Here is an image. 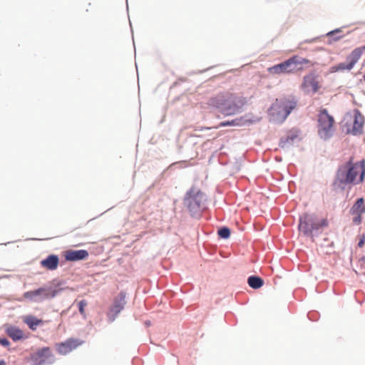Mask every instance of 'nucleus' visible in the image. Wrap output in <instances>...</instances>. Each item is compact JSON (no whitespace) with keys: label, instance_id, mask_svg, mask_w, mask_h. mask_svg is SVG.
I'll list each match as a JSON object with an SVG mask.
<instances>
[{"label":"nucleus","instance_id":"nucleus-1","mask_svg":"<svg viewBox=\"0 0 365 365\" xmlns=\"http://www.w3.org/2000/svg\"><path fill=\"white\" fill-rule=\"evenodd\" d=\"M365 176L364 160L354 163L353 158L338 168L335 183L343 185L361 183Z\"/></svg>","mask_w":365,"mask_h":365},{"label":"nucleus","instance_id":"nucleus-2","mask_svg":"<svg viewBox=\"0 0 365 365\" xmlns=\"http://www.w3.org/2000/svg\"><path fill=\"white\" fill-rule=\"evenodd\" d=\"M209 104L217 108L225 115H232L240 112L245 101L233 93H224L212 98Z\"/></svg>","mask_w":365,"mask_h":365},{"label":"nucleus","instance_id":"nucleus-3","mask_svg":"<svg viewBox=\"0 0 365 365\" xmlns=\"http://www.w3.org/2000/svg\"><path fill=\"white\" fill-rule=\"evenodd\" d=\"M297 106L294 97L276 99L268 110V115L272 120L277 123L283 122L289 114Z\"/></svg>","mask_w":365,"mask_h":365},{"label":"nucleus","instance_id":"nucleus-4","mask_svg":"<svg viewBox=\"0 0 365 365\" xmlns=\"http://www.w3.org/2000/svg\"><path fill=\"white\" fill-rule=\"evenodd\" d=\"M204 194L197 188L192 187L186 193L184 203L192 215H198L202 209Z\"/></svg>","mask_w":365,"mask_h":365},{"label":"nucleus","instance_id":"nucleus-5","mask_svg":"<svg viewBox=\"0 0 365 365\" xmlns=\"http://www.w3.org/2000/svg\"><path fill=\"white\" fill-rule=\"evenodd\" d=\"M334 124V118L329 115L327 110H321L318 115V134L321 138L327 140L332 135Z\"/></svg>","mask_w":365,"mask_h":365},{"label":"nucleus","instance_id":"nucleus-6","mask_svg":"<svg viewBox=\"0 0 365 365\" xmlns=\"http://www.w3.org/2000/svg\"><path fill=\"white\" fill-rule=\"evenodd\" d=\"M327 225L328 222L326 219L317 221L314 216L304 214L299 218V230L303 232L304 235H311L314 230Z\"/></svg>","mask_w":365,"mask_h":365},{"label":"nucleus","instance_id":"nucleus-7","mask_svg":"<svg viewBox=\"0 0 365 365\" xmlns=\"http://www.w3.org/2000/svg\"><path fill=\"white\" fill-rule=\"evenodd\" d=\"M365 51V46L358 47L353 50L351 53L346 58V63H341L337 66H334L333 69L334 71L351 70L353 68L354 65L360 59L363 51Z\"/></svg>","mask_w":365,"mask_h":365},{"label":"nucleus","instance_id":"nucleus-8","mask_svg":"<svg viewBox=\"0 0 365 365\" xmlns=\"http://www.w3.org/2000/svg\"><path fill=\"white\" fill-rule=\"evenodd\" d=\"M307 58L294 56L286 61L287 73H292L303 70L304 66L309 63Z\"/></svg>","mask_w":365,"mask_h":365},{"label":"nucleus","instance_id":"nucleus-9","mask_svg":"<svg viewBox=\"0 0 365 365\" xmlns=\"http://www.w3.org/2000/svg\"><path fill=\"white\" fill-rule=\"evenodd\" d=\"M55 292L48 287H41L38 289L26 292L24 294V297L30 300H36V297H39V300L47 298L53 297Z\"/></svg>","mask_w":365,"mask_h":365},{"label":"nucleus","instance_id":"nucleus-10","mask_svg":"<svg viewBox=\"0 0 365 365\" xmlns=\"http://www.w3.org/2000/svg\"><path fill=\"white\" fill-rule=\"evenodd\" d=\"M83 341L80 339L70 338L63 342L56 344V348L60 354L65 355L83 344Z\"/></svg>","mask_w":365,"mask_h":365},{"label":"nucleus","instance_id":"nucleus-11","mask_svg":"<svg viewBox=\"0 0 365 365\" xmlns=\"http://www.w3.org/2000/svg\"><path fill=\"white\" fill-rule=\"evenodd\" d=\"M52 356L51 349L49 347H43L32 354L31 359L35 365H42Z\"/></svg>","mask_w":365,"mask_h":365},{"label":"nucleus","instance_id":"nucleus-12","mask_svg":"<svg viewBox=\"0 0 365 365\" xmlns=\"http://www.w3.org/2000/svg\"><path fill=\"white\" fill-rule=\"evenodd\" d=\"M319 83L317 77L311 73L304 76L302 88L306 93H317L319 90Z\"/></svg>","mask_w":365,"mask_h":365},{"label":"nucleus","instance_id":"nucleus-13","mask_svg":"<svg viewBox=\"0 0 365 365\" xmlns=\"http://www.w3.org/2000/svg\"><path fill=\"white\" fill-rule=\"evenodd\" d=\"M125 303V294L124 293H120L115 298L113 304L110 310L109 314L112 315V320H114L115 316L124 308Z\"/></svg>","mask_w":365,"mask_h":365},{"label":"nucleus","instance_id":"nucleus-14","mask_svg":"<svg viewBox=\"0 0 365 365\" xmlns=\"http://www.w3.org/2000/svg\"><path fill=\"white\" fill-rule=\"evenodd\" d=\"M88 257V251L85 250H69L64 252V257L67 261H78L86 259Z\"/></svg>","mask_w":365,"mask_h":365},{"label":"nucleus","instance_id":"nucleus-15","mask_svg":"<svg viewBox=\"0 0 365 365\" xmlns=\"http://www.w3.org/2000/svg\"><path fill=\"white\" fill-rule=\"evenodd\" d=\"M364 124V118L358 110H354V119L352 128L354 135L361 134Z\"/></svg>","mask_w":365,"mask_h":365},{"label":"nucleus","instance_id":"nucleus-16","mask_svg":"<svg viewBox=\"0 0 365 365\" xmlns=\"http://www.w3.org/2000/svg\"><path fill=\"white\" fill-rule=\"evenodd\" d=\"M58 264L59 258L55 255H51L41 262V267L49 270L56 269L58 267Z\"/></svg>","mask_w":365,"mask_h":365},{"label":"nucleus","instance_id":"nucleus-17","mask_svg":"<svg viewBox=\"0 0 365 365\" xmlns=\"http://www.w3.org/2000/svg\"><path fill=\"white\" fill-rule=\"evenodd\" d=\"M8 336L11 338L14 341L26 338L24 331L16 327H9L6 330Z\"/></svg>","mask_w":365,"mask_h":365},{"label":"nucleus","instance_id":"nucleus-18","mask_svg":"<svg viewBox=\"0 0 365 365\" xmlns=\"http://www.w3.org/2000/svg\"><path fill=\"white\" fill-rule=\"evenodd\" d=\"M24 322L33 331H35L38 326L42 325L43 324V321L42 319H37L36 317L31 315L25 317Z\"/></svg>","mask_w":365,"mask_h":365},{"label":"nucleus","instance_id":"nucleus-19","mask_svg":"<svg viewBox=\"0 0 365 365\" xmlns=\"http://www.w3.org/2000/svg\"><path fill=\"white\" fill-rule=\"evenodd\" d=\"M365 213V205L363 197L359 198L350 210V213Z\"/></svg>","mask_w":365,"mask_h":365},{"label":"nucleus","instance_id":"nucleus-20","mask_svg":"<svg viewBox=\"0 0 365 365\" xmlns=\"http://www.w3.org/2000/svg\"><path fill=\"white\" fill-rule=\"evenodd\" d=\"M247 282L250 287L253 289H259L264 284V281L260 277L255 276L250 277L247 279Z\"/></svg>","mask_w":365,"mask_h":365},{"label":"nucleus","instance_id":"nucleus-21","mask_svg":"<svg viewBox=\"0 0 365 365\" xmlns=\"http://www.w3.org/2000/svg\"><path fill=\"white\" fill-rule=\"evenodd\" d=\"M218 235L222 238H228L230 235V230L227 227H222L218 230Z\"/></svg>","mask_w":365,"mask_h":365},{"label":"nucleus","instance_id":"nucleus-22","mask_svg":"<svg viewBox=\"0 0 365 365\" xmlns=\"http://www.w3.org/2000/svg\"><path fill=\"white\" fill-rule=\"evenodd\" d=\"M351 215L353 216V223L355 225H360L362 222V215L361 213H351Z\"/></svg>","mask_w":365,"mask_h":365},{"label":"nucleus","instance_id":"nucleus-23","mask_svg":"<svg viewBox=\"0 0 365 365\" xmlns=\"http://www.w3.org/2000/svg\"><path fill=\"white\" fill-rule=\"evenodd\" d=\"M351 215L353 216V223L355 225H360L362 222V215L361 213H351Z\"/></svg>","mask_w":365,"mask_h":365},{"label":"nucleus","instance_id":"nucleus-24","mask_svg":"<svg viewBox=\"0 0 365 365\" xmlns=\"http://www.w3.org/2000/svg\"><path fill=\"white\" fill-rule=\"evenodd\" d=\"M237 125V123H236L235 120H230V121H223V122H221L219 124V125L215 127V128H218L220 127H225V126H228V125Z\"/></svg>","mask_w":365,"mask_h":365},{"label":"nucleus","instance_id":"nucleus-25","mask_svg":"<svg viewBox=\"0 0 365 365\" xmlns=\"http://www.w3.org/2000/svg\"><path fill=\"white\" fill-rule=\"evenodd\" d=\"M267 71L270 74H281L282 73L280 72L279 68L278 67L277 64L274 65V66H273L272 67L268 68H267Z\"/></svg>","mask_w":365,"mask_h":365},{"label":"nucleus","instance_id":"nucleus-26","mask_svg":"<svg viewBox=\"0 0 365 365\" xmlns=\"http://www.w3.org/2000/svg\"><path fill=\"white\" fill-rule=\"evenodd\" d=\"M87 306V302L85 300H81L78 303V309L81 314H85V307Z\"/></svg>","mask_w":365,"mask_h":365},{"label":"nucleus","instance_id":"nucleus-27","mask_svg":"<svg viewBox=\"0 0 365 365\" xmlns=\"http://www.w3.org/2000/svg\"><path fill=\"white\" fill-rule=\"evenodd\" d=\"M282 73H287V63L286 61L277 64Z\"/></svg>","mask_w":365,"mask_h":365},{"label":"nucleus","instance_id":"nucleus-28","mask_svg":"<svg viewBox=\"0 0 365 365\" xmlns=\"http://www.w3.org/2000/svg\"><path fill=\"white\" fill-rule=\"evenodd\" d=\"M0 344H1L4 346H8L10 344V343L7 339L0 338Z\"/></svg>","mask_w":365,"mask_h":365},{"label":"nucleus","instance_id":"nucleus-29","mask_svg":"<svg viewBox=\"0 0 365 365\" xmlns=\"http://www.w3.org/2000/svg\"><path fill=\"white\" fill-rule=\"evenodd\" d=\"M364 243H365V235H363L358 243V246L359 247H362L364 245Z\"/></svg>","mask_w":365,"mask_h":365},{"label":"nucleus","instance_id":"nucleus-30","mask_svg":"<svg viewBox=\"0 0 365 365\" xmlns=\"http://www.w3.org/2000/svg\"><path fill=\"white\" fill-rule=\"evenodd\" d=\"M0 365H6V362L4 360H0Z\"/></svg>","mask_w":365,"mask_h":365},{"label":"nucleus","instance_id":"nucleus-31","mask_svg":"<svg viewBox=\"0 0 365 365\" xmlns=\"http://www.w3.org/2000/svg\"><path fill=\"white\" fill-rule=\"evenodd\" d=\"M209 129H210V128H209V127H204V128H202L201 130H209Z\"/></svg>","mask_w":365,"mask_h":365},{"label":"nucleus","instance_id":"nucleus-32","mask_svg":"<svg viewBox=\"0 0 365 365\" xmlns=\"http://www.w3.org/2000/svg\"><path fill=\"white\" fill-rule=\"evenodd\" d=\"M364 81H365V75L364 76Z\"/></svg>","mask_w":365,"mask_h":365}]
</instances>
